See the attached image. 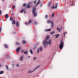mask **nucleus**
<instances>
[{"mask_svg":"<svg viewBox=\"0 0 78 78\" xmlns=\"http://www.w3.org/2000/svg\"><path fill=\"white\" fill-rule=\"evenodd\" d=\"M24 12V13H26V12H25V11Z\"/></svg>","mask_w":78,"mask_h":78,"instance_id":"obj_51","label":"nucleus"},{"mask_svg":"<svg viewBox=\"0 0 78 78\" xmlns=\"http://www.w3.org/2000/svg\"><path fill=\"white\" fill-rule=\"evenodd\" d=\"M26 8L27 9L30 8H31V5H30L29 4H28L27 5Z\"/></svg>","mask_w":78,"mask_h":78,"instance_id":"obj_6","label":"nucleus"},{"mask_svg":"<svg viewBox=\"0 0 78 78\" xmlns=\"http://www.w3.org/2000/svg\"><path fill=\"white\" fill-rule=\"evenodd\" d=\"M16 66H17V67H18V66H19V65H16Z\"/></svg>","mask_w":78,"mask_h":78,"instance_id":"obj_48","label":"nucleus"},{"mask_svg":"<svg viewBox=\"0 0 78 78\" xmlns=\"http://www.w3.org/2000/svg\"><path fill=\"white\" fill-rule=\"evenodd\" d=\"M50 6V2L48 4V6Z\"/></svg>","mask_w":78,"mask_h":78,"instance_id":"obj_39","label":"nucleus"},{"mask_svg":"<svg viewBox=\"0 0 78 78\" xmlns=\"http://www.w3.org/2000/svg\"><path fill=\"white\" fill-rule=\"evenodd\" d=\"M14 0L16 1V0Z\"/></svg>","mask_w":78,"mask_h":78,"instance_id":"obj_55","label":"nucleus"},{"mask_svg":"<svg viewBox=\"0 0 78 78\" xmlns=\"http://www.w3.org/2000/svg\"><path fill=\"white\" fill-rule=\"evenodd\" d=\"M51 22H53V21H50V20H48V23H51Z\"/></svg>","mask_w":78,"mask_h":78,"instance_id":"obj_19","label":"nucleus"},{"mask_svg":"<svg viewBox=\"0 0 78 78\" xmlns=\"http://www.w3.org/2000/svg\"><path fill=\"white\" fill-rule=\"evenodd\" d=\"M12 23L13 25H14L16 24V21L14 20H13L12 21Z\"/></svg>","mask_w":78,"mask_h":78,"instance_id":"obj_11","label":"nucleus"},{"mask_svg":"<svg viewBox=\"0 0 78 78\" xmlns=\"http://www.w3.org/2000/svg\"><path fill=\"white\" fill-rule=\"evenodd\" d=\"M30 53L31 54H33V51H32V50L30 49Z\"/></svg>","mask_w":78,"mask_h":78,"instance_id":"obj_24","label":"nucleus"},{"mask_svg":"<svg viewBox=\"0 0 78 78\" xmlns=\"http://www.w3.org/2000/svg\"><path fill=\"white\" fill-rule=\"evenodd\" d=\"M54 13H52V15H51V17L52 18H53V17H54Z\"/></svg>","mask_w":78,"mask_h":78,"instance_id":"obj_26","label":"nucleus"},{"mask_svg":"<svg viewBox=\"0 0 78 78\" xmlns=\"http://www.w3.org/2000/svg\"><path fill=\"white\" fill-rule=\"evenodd\" d=\"M23 56H24L23 55H22L21 56V57L20 58V60L23 61Z\"/></svg>","mask_w":78,"mask_h":78,"instance_id":"obj_9","label":"nucleus"},{"mask_svg":"<svg viewBox=\"0 0 78 78\" xmlns=\"http://www.w3.org/2000/svg\"><path fill=\"white\" fill-rule=\"evenodd\" d=\"M71 5H72L73 6H75V4H74L73 3V2L71 4Z\"/></svg>","mask_w":78,"mask_h":78,"instance_id":"obj_32","label":"nucleus"},{"mask_svg":"<svg viewBox=\"0 0 78 78\" xmlns=\"http://www.w3.org/2000/svg\"><path fill=\"white\" fill-rule=\"evenodd\" d=\"M39 49H38V50L37 51V53H39Z\"/></svg>","mask_w":78,"mask_h":78,"instance_id":"obj_33","label":"nucleus"},{"mask_svg":"<svg viewBox=\"0 0 78 78\" xmlns=\"http://www.w3.org/2000/svg\"><path fill=\"white\" fill-rule=\"evenodd\" d=\"M21 49V48L20 47H18L16 49V51H17V53H19V51H20V50Z\"/></svg>","mask_w":78,"mask_h":78,"instance_id":"obj_5","label":"nucleus"},{"mask_svg":"<svg viewBox=\"0 0 78 78\" xmlns=\"http://www.w3.org/2000/svg\"><path fill=\"white\" fill-rule=\"evenodd\" d=\"M2 14V11L0 10V15Z\"/></svg>","mask_w":78,"mask_h":78,"instance_id":"obj_44","label":"nucleus"},{"mask_svg":"<svg viewBox=\"0 0 78 78\" xmlns=\"http://www.w3.org/2000/svg\"><path fill=\"white\" fill-rule=\"evenodd\" d=\"M2 1H4V0H2Z\"/></svg>","mask_w":78,"mask_h":78,"instance_id":"obj_54","label":"nucleus"},{"mask_svg":"<svg viewBox=\"0 0 78 78\" xmlns=\"http://www.w3.org/2000/svg\"><path fill=\"white\" fill-rule=\"evenodd\" d=\"M12 8V9H14L15 8V5H13Z\"/></svg>","mask_w":78,"mask_h":78,"instance_id":"obj_35","label":"nucleus"},{"mask_svg":"<svg viewBox=\"0 0 78 78\" xmlns=\"http://www.w3.org/2000/svg\"><path fill=\"white\" fill-rule=\"evenodd\" d=\"M45 18H48V15H46L45 16Z\"/></svg>","mask_w":78,"mask_h":78,"instance_id":"obj_37","label":"nucleus"},{"mask_svg":"<svg viewBox=\"0 0 78 78\" xmlns=\"http://www.w3.org/2000/svg\"><path fill=\"white\" fill-rule=\"evenodd\" d=\"M34 24H35V25H37V22H34Z\"/></svg>","mask_w":78,"mask_h":78,"instance_id":"obj_42","label":"nucleus"},{"mask_svg":"<svg viewBox=\"0 0 78 78\" xmlns=\"http://www.w3.org/2000/svg\"><path fill=\"white\" fill-rule=\"evenodd\" d=\"M27 6V4L25 3H24L23 4V6Z\"/></svg>","mask_w":78,"mask_h":78,"instance_id":"obj_25","label":"nucleus"},{"mask_svg":"<svg viewBox=\"0 0 78 78\" xmlns=\"http://www.w3.org/2000/svg\"><path fill=\"white\" fill-rule=\"evenodd\" d=\"M36 59H37V58H36V57H34L33 59V60H36Z\"/></svg>","mask_w":78,"mask_h":78,"instance_id":"obj_29","label":"nucleus"},{"mask_svg":"<svg viewBox=\"0 0 78 78\" xmlns=\"http://www.w3.org/2000/svg\"><path fill=\"white\" fill-rule=\"evenodd\" d=\"M38 2L39 3L40 2V0H38Z\"/></svg>","mask_w":78,"mask_h":78,"instance_id":"obj_47","label":"nucleus"},{"mask_svg":"<svg viewBox=\"0 0 78 78\" xmlns=\"http://www.w3.org/2000/svg\"><path fill=\"white\" fill-rule=\"evenodd\" d=\"M1 30H2V29L0 27V32H1Z\"/></svg>","mask_w":78,"mask_h":78,"instance_id":"obj_46","label":"nucleus"},{"mask_svg":"<svg viewBox=\"0 0 78 78\" xmlns=\"http://www.w3.org/2000/svg\"><path fill=\"white\" fill-rule=\"evenodd\" d=\"M57 30H58V31L59 32H60V31H61V30H60L59 28L58 27H57Z\"/></svg>","mask_w":78,"mask_h":78,"instance_id":"obj_16","label":"nucleus"},{"mask_svg":"<svg viewBox=\"0 0 78 78\" xmlns=\"http://www.w3.org/2000/svg\"><path fill=\"white\" fill-rule=\"evenodd\" d=\"M12 15H13V14H14L12 13Z\"/></svg>","mask_w":78,"mask_h":78,"instance_id":"obj_52","label":"nucleus"},{"mask_svg":"<svg viewBox=\"0 0 78 78\" xmlns=\"http://www.w3.org/2000/svg\"><path fill=\"white\" fill-rule=\"evenodd\" d=\"M1 66V65L0 64V67Z\"/></svg>","mask_w":78,"mask_h":78,"instance_id":"obj_53","label":"nucleus"},{"mask_svg":"<svg viewBox=\"0 0 78 78\" xmlns=\"http://www.w3.org/2000/svg\"><path fill=\"white\" fill-rule=\"evenodd\" d=\"M55 36L56 38H58V37L59 36V34H58L57 35H55Z\"/></svg>","mask_w":78,"mask_h":78,"instance_id":"obj_17","label":"nucleus"},{"mask_svg":"<svg viewBox=\"0 0 78 78\" xmlns=\"http://www.w3.org/2000/svg\"><path fill=\"white\" fill-rule=\"evenodd\" d=\"M39 67H40V66H37L33 71H29L28 72V73H32V72H34V71H35L36 70H37V69H39Z\"/></svg>","mask_w":78,"mask_h":78,"instance_id":"obj_4","label":"nucleus"},{"mask_svg":"<svg viewBox=\"0 0 78 78\" xmlns=\"http://www.w3.org/2000/svg\"><path fill=\"white\" fill-rule=\"evenodd\" d=\"M3 71L0 72V75H1V74H3Z\"/></svg>","mask_w":78,"mask_h":78,"instance_id":"obj_30","label":"nucleus"},{"mask_svg":"<svg viewBox=\"0 0 78 78\" xmlns=\"http://www.w3.org/2000/svg\"><path fill=\"white\" fill-rule=\"evenodd\" d=\"M44 47H45V48H46V45H45L44 46Z\"/></svg>","mask_w":78,"mask_h":78,"instance_id":"obj_49","label":"nucleus"},{"mask_svg":"<svg viewBox=\"0 0 78 78\" xmlns=\"http://www.w3.org/2000/svg\"><path fill=\"white\" fill-rule=\"evenodd\" d=\"M28 58H30V56H28Z\"/></svg>","mask_w":78,"mask_h":78,"instance_id":"obj_50","label":"nucleus"},{"mask_svg":"<svg viewBox=\"0 0 78 78\" xmlns=\"http://www.w3.org/2000/svg\"><path fill=\"white\" fill-rule=\"evenodd\" d=\"M54 33H55V31H53L52 32L50 33V34H51V35H52V34H54Z\"/></svg>","mask_w":78,"mask_h":78,"instance_id":"obj_22","label":"nucleus"},{"mask_svg":"<svg viewBox=\"0 0 78 78\" xmlns=\"http://www.w3.org/2000/svg\"><path fill=\"white\" fill-rule=\"evenodd\" d=\"M43 45L47 44V45H51V40H49L48 42H47V40H45L43 41Z\"/></svg>","mask_w":78,"mask_h":78,"instance_id":"obj_1","label":"nucleus"},{"mask_svg":"<svg viewBox=\"0 0 78 78\" xmlns=\"http://www.w3.org/2000/svg\"><path fill=\"white\" fill-rule=\"evenodd\" d=\"M22 43L23 44H27V42L25 40H23L22 41Z\"/></svg>","mask_w":78,"mask_h":78,"instance_id":"obj_8","label":"nucleus"},{"mask_svg":"<svg viewBox=\"0 0 78 78\" xmlns=\"http://www.w3.org/2000/svg\"><path fill=\"white\" fill-rule=\"evenodd\" d=\"M36 1H35L34 2V4H35L36 3Z\"/></svg>","mask_w":78,"mask_h":78,"instance_id":"obj_43","label":"nucleus"},{"mask_svg":"<svg viewBox=\"0 0 78 78\" xmlns=\"http://www.w3.org/2000/svg\"><path fill=\"white\" fill-rule=\"evenodd\" d=\"M46 39L45 40H47V39H48L49 38V36H47L46 37Z\"/></svg>","mask_w":78,"mask_h":78,"instance_id":"obj_18","label":"nucleus"},{"mask_svg":"<svg viewBox=\"0 0 78 78\" xmlns=\"http://www.w3.org/2000/svg\"><path fill=\"white\" fill-rule=\"evenodd\" d=\"M40 51H42V48H40Z\"/></svg>","mask_w":78,"mask_h":78,"instance_id":"obj_38","label":"nucleus"},{"mask_svg":"<svg viewBox=\"0 0 78 78\" xmlns=\"http://www.w3.org/2000/svg\"><path fill=\"white\" fill-rule=\"evenodd\" d=\"M24 53L25 55H26V54H27V53H28V51H24Z\"/></svg>","mask_w":78,"mask_h":78,"instance_id":"obj_23","label":"nucleus"},{"mask_svg":"<svg viewBox=\"0 0 78 78\" xmlns=\"http://www.w3.org/2000/svg\"><path fill=\"white\" fill-rule=\"evenodd\" d=\"M9 20L10 21H12L13 20V18H12V16H11Z\"/></svg>","mask_w":78,"mask_h":78,"instance_id":"obj_12","label":"nucleus"},{"mask_svg":"<svg viewBox=\"0 0 78 78\" xmlns=\"http://www.w3.org/2000/svg\"><path fill=\"white\" fill-rule=\"evenodd\" d=\"M39 3L38 2L37 3L36 5V6H37V5H38V4H39Z\"/></svg>","mask_w":78,"mask_h":78,"instance_id":"obj_34","label":"nucleus"},{"mask_svg":"<svg viewBox=\"0 0 78 78\" xmlns=\"http://www.w3.org/2000/svg\"><path fill=\"white\" fill-rule=\"evenodd\" d=\"M4 46H5V47L6 48H8V45H6V44H4Z\"/></svg>","mask_w":78,"mask_h":78,"instance_id":"obj_20","label":"nucleus"},{"mask_svg":"<svg viewBox=\"0 0 78 78\" xmlns=\"http://www.w3.org/2000/svg\"><path fill=\"white\" fill-rule=\"evenodd\" d=\"M16 27H19V22H16Z\"/></svg>","mask_w":78,"mask_h":78,"instance_id":"obj_13","label":"nucleus"},{"mask_svg":"<svg viewBox=\"0 0 78 78\" xmlns=\"http://www.w3.org/2000/svg\"><path fill=\"white\" fill-rule=\"evenodd\" d=\"M23 9H22L21 10L20 12L21 13H23Z\"/></svg>","mask_w":78,"mask_h":78,"instance_id":"obj_28","label":"nucleus"},{"mask_svg":"<svg viewBox=\"0 0 78 78\" xmlns=\"http://www.w3.org/2000/svg\"><path fill=\"white\" fill-rule=\"evenodd\" d=\"M51 26L52 28H53L54 27V25L53 24V22H51Z\"/></svg>","mask_w":78,"mask_h":78,"instance_id":"obj_15","label":"nucleus"},{"mask_svg":"<svg viewBox=\"0 0 78 78\" xmlns=\"http://www.w3.org/2000/svg\"><path fill=\"white\" fill-rule=\"evenodd\" d=\"M16 44L17 45H20V43H18V42H17L16 43Z\"/></svg>","mask_w":78,"mask_h":78,"instance_id":"obj_40","label":"nucleus"},{"mask_svg":"<svg viewBox=\"0 0 78 78\" xmlns=\"http://www.w3.org/2000/svg\"><path fill=\"white\" fill-rule=\"evenodd\" d=\"M57 7H58V4L56 3L55 4V7H54V8L55 9H56V8H57Z\"/></svg>","mask_w":78,"mask_h":78,"instance_id":"obj_14","label":"nucleus"},{"mask_svg":"<svg viewBox=\"0 0 78 78\" xmlns=\"http://www.w3.org/2000/svg\"><path fill=\"white\" fill-rule=\"evenodd\" d=\"M5 18L6 19H8V17H9V15H8V14H6L5 15Z\"/></svg>","mask_w":78,"mask_h":78,"instance_id":"obj_10","label":"nucleus"},{"mask_svg":"<svg viewBox=\"0 0 78 78\" xmlns=\"http://www.w3.org/2000/svg\"><path fill=\"white\" fill-rule=\"evenodd\" d=\"M36 10V7H34L33 8V10H32V13L34 15V17H36L37 16V13L35 11Z\"/></svg>","mask_w":78,"mask_h":78,"instance_id":"obj_3","label":"nucleus"},{"mask_svg":"<svg viewBox=\"0 0 78 78\" xmlns=\"http://www.w3.org/2000/svg\"><path fill=\"white\" fill-rule=\"evenodd\" d=\"M28 24L27 22L25 23L26 25H28Z\"/></svg>","mask_w":78,"mask_h":78,"instance_id":"obj_45","label":"nucleus"},{"mask_svg":"<svg viewBox=\"0 0 78 78\" xmlns=\"http://www.w3.org/2000/svg\"><path fill=\"white\" fill-rule=\"evenodd\" d=\"M66 36V32H64L63 34V36Z\"/></svg>","mask_w":78,"mask_h":78,"instance_id":"obj_27","label":"nucleus"},{"mask_svg":"<svg viewBox=\"0 0 78 78\" xmlns=\"http://www.w3.org/2000/svg\"><path fill=\"white\" fill-rule=\"evenodd\" d=\"M32 22V21H31V20H30L28 22V24H30V23H31Z\"/></svg>","mask_w":78,"mask_h":78,"instance_id":"obj_21","label":"nucleus"},{"mask_svg":"<svg viewBox=\"0 0 78 78\" xmlns=\"http://www.w3.org/2000/svg\"><path fill=\"white\" fill-rule=\"evenodd\" d=\"M5 67H6V69H7L8 70V66L6 65Z\"/></svg>","mask_w":78,"mask_h":78,"instance_id":"obj_31","label":"nucleus"},{"mask_svg":"<svg viewBox=\"0 0 78 78\" xmlns=\"http://www.w3.org/2000/svg\"><path fill=\"white\" fill-rule=\"evenodd\" d=\"M64 42L63 41H62V39L61 40L60 43V45L59 47L62 50V48H63V47L64 46Z\"/></svg>","mask_w":78,"mask_h":78,"instance_id":"obj_2","label":"nucleus"},{"mask_svg":"<svg viewBox=\"0 0 78 78\" xmlns=\"http://www.w3.org/2000/svg\"><path fill=\"white\" fill-rule=\"evenodd\" d=\"M44 31L46 32H47V31H51V29H45L44 30Z\"/></svg>","mask_w":78,"mask_h":78,"instance_id":"obj_7","label":"nucleus"},{"mask_svg":"<svg viewBox=\"0 0 78 78\" xmlns=\"http://www.w3.org/2000/svg\"><path fill=\"white\" fill-rule=\"evenodd\" d=\"M52 9H54L55 8V7H54V5H53L52 7H51Z\"/></svg>","mask_w":78,"mask_h":78,"instance_id":"obj_36","label":"nucleus"},{"mask_svg":"<svg viewBox=\"0 0 78 78\" xmlns=\"http://www.w3.org/2000/svg\"><path fill=\"white\" fill-rule=\"evenodd\" d=\"M21 51L22 53H24V51L23 50H22Z\"/></svg>","mask_w":78,"mask_h":78,"instance_id":"obj_41","label":"nucleus"}]
</instances>
